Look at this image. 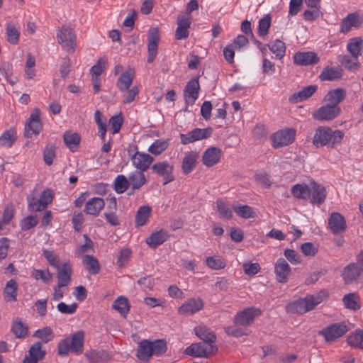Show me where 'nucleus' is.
Wrapping results in <instances>:
<instances>
[{
    "label": "nucleus",
    "instance_id": "1",
    "mask_svg": "<svg viewBox=\"0 0 363 363\" xmlns=\"http://www.w3.org/2000/svg\"><path fill=\"white\" fill-rule=\"evenodd\" d=\"M167 342L163 339L150 340L145 339L138 343L136 357L142 363H147L153 356H160L166 352Z\"/></svg>",
    "mask_w": 363,
    "mask_h": 363
},
{
    "label": "nucleus",
    "instance_id": "2",
    "mask_svg": "<svg viewBox=\"0 0 363 363\" xmlns=\"http://www.w3.org/2000/svg\"><path fill=\"white\" fill-rule=\"evenodd\" d=\"M344 133L339 130H333L330 128L321 126L316 129L313 143L316 147L328 146L334 147L341 143Z\"/></svg>",
    "mask_w": 363,
    "mask_h": 363
},
{
    "label": "nucleus",
    "instance_id": "3",
    "mask_svg": "<svg viewBox=\"0 0 363 363\" xmlns=\"http://www.w3.org/2000/svg\"><path fill=\"white\" fill-rule=\"evenodd\" d=\"M327 297V292L321 291L315 294L307 295L305 298L289 303L286 309L293 313L303 314L313 310Z\"/></svg>",
    "mask_w": 363,
    "mask_h": 363
},
{
    "label": "nucleus",
    "instance_id": "4",
    "mask_svg": "<svg viewBox=\"0 0 363 363\" xmlns=\"http://www.w3.org/2000/svg\"><path fill=\"white\" fill-rule=\"evenodd\" d=\"M84 333L82 330L77 331L72 336L60 341L57 346L58 354L67 356L69 352L79 354L84 350Z\"/></svg>",
    "mask_w": 363,
    "mask_h": 363
},
{
    "label": "nucleus",
    "instance_id": "5",
    "mask_svg": "<svg viewBox=\"0 0 363 363\" xmlns=\"http://www.w3.org/2000/svg\"><path fill=\"white\" fill-rule=\"evenodd\" d=\"M58 43L68 52H74L77 47V36L73 28L63 26L57 33Z\"/></svg>",
    "mask_w": 363,
    "mask_h": 363
},
{
    "label": "nucleus",
    "instance_id": "6",
    "mask_svg": "<svg viewBox=\"0 0 363 363\" xmlns=\"http://www.w3.org/2000/svg\"><path fill=\"white\" fill-rule=\"evenodd\" d=\"M218 348L216 345H206L203 342L193 343L184 350V354L194 357L207 358L213 354Z\"/></svg>",
    "mask_w": 363,
    "mask_h": 363
},
{
    "label": "nucleus",
    "instance_id": "7",
    "mask_svg": "<svg viewBox=\"0 0 363 363\" xmlns=\"http://www.w3.org/2000/svg\"><path fill=\"white\" fill-rule=\"evenodd\" d=\"M160 41V35L158 28L151 27L147 35V60L148 63H152L156 58L158 45Z\"/></svg>",
    "mask_w": 363,
    "mask_h": 363
},
{
    "label": "nucleus",
    "instance_id": "8",
    "mask_svg": "<svg viewBox=\"0 0 363 363\" xmlns=\"http://www.w3.org/2000/svg\"><path fill=\"white\" fill-rule=\"evenodd\" d=\"M213 133V128L208 127L206 128H195L185 134H180L181 143L183 145H187L194 142L207 139Z\"/></svg>",
    "mask_w": 363,
    "mask_h": 363
},
{
    "label": "nucleus",
    "instance_id": "9",
    "mask_svg": "<svg viewBox=\"0 0 363 363\" xmlns=\"http://www.w3.org/2000/svg\"><path fill=\"white\" fill-rule=\"evenodd\" d=\"M40 111L38 108H35L30 116L28 122L25 126L24 136L31 138L32 135H38L42 129V124L40 119Z\"/></svg>",
    "mask_w": 363,
    "mask_h": 363
},
{
    "label": "nucleus",
    "instance_id": "10",
    "mask_svg": "<svg viewBox=\"0 0 363 363\" xmlns=\"http://www.w3.org/2000/svg\"><path fill=\"white\" fill-rule=\"evenodd\" d=\"M340 113V106H333L325 103V105L322 106L313 113V117L318 121H331L337 117Z\"/></svg>",
    "mask_w": 363,
    "mask_h": 363
},
{
    "label": "nucleus",
    "instance_id": "11",
    "mask_svg": "<svg viewBox=\"0 0 363 363\" xmlns=\"http://www.w3.org/2000/svg\"><path fill=\"white\" fill-rule=\"evenodd\" d=\"M350 328L345 323L333 324L320 332L327 342H332L342 336Z\"/></svg>",
    "mask_w": 363,
    "mask_h": 363
},
{
    "label": "nucleus",
    "instance_id": "12",
    "mask_svg": "<svg viewBox=\"0 0 363 363\" xmlns=\"http://www.w3.org/2000/svg\"><path fill=\"white\" fill-rule=\"evenodd\" d=\"M151 169L154 173L162 177L163 185H166L174 180L173 166L167 161L155 163L152 166Z\"/></svg>",
    "mask_w": 363,
    "mask_h": 363
},
{
    "label": "nucleus",
    "instance_id": "13",
    "mask_svg": "<svg viewBox=\"0 0 363 363\" xmlns=\"http://www.w3.org/2000/svg\"><path fill=\"white\" fill-rule=\"evenodd\" d=\"M199 78V77H196V78L191 79L186 85L184 91V96L186 106L194 105L199 97V92L200 90Z\"/></svg>",
    "mask_w": 363,
    "mask_h": 363
},
{
    "label": "nucleus",
    "instance_id": "14",
    "mask_svg": "<svg viewBox=\"0 0 363 363\" xmlns=\"http://www.w3.org/2000/svg\"><path fill=\"white\" fill-rule=\"evenodd\" d=\"M295 131L293 129L281 130L272 136L273 146L276 148L288 145L294 140Z\"/></svg>",
    "mask_w": 363,
    "mask_h": 363
},
{
    "label": "nucleus",
    "instance_id": "15",
    "mask_svg": "<svg viewBox=\"0 0 363 363\" xmlns=\"http://www.w3.org/2000/svg\"><path fill=\"white\" fill-rule=\"evenodd\" d=\"M291 267L284 258H279L274 265L276 279L281 284L286 283L291 274Z\"/></svg>",
    "mask_w": 363,
    "mask_h": 363
},
{
    "label": "nucleus",
    "instance_id": "16",
    "mask_svg": "<svg viewBox=\"0 0 363 363\" xmlns=\"http://www.w3.org/2000/svg\"><path fill=\"white\" fill-rule=\"evenodd\" d=\"M328 227L335 235L345 232L347 223L344 216L337 212L332 213L328 218Z\"/></svg>",
    "mask_w": 363,
    "mask_h": 363
},
{
    "label": "nucleus",
    "instance_id": "17",
    "mask_svg": "<svg viewBox=\"0 0 363 363\" xmlns=\"http://www.w3.org/2000/svg\"><path fill=\"white\" fill-rule=\"evenodd\" d=\"M260 310L254 308H248L238 313L235 316V323L242 326L250 325L256 316L259 315Z\"/></svg>",
    "mask_w": 363,
    "mask_h": 363
},
{
    "label": "nucleus",
    "instance_id": "18",
    "mask_svg": "<svg viewBox=\"0 0 363 363\" xmlns=\"http://www.w3.org/2000/svg\"><path fill=\"white\" fill-rule=\"evenodd\" d=\"M222 155V151L219 147H211L207 148L202 155V162L207 167H211L218 164Z\"/></svg>",
    "mask_w": 363,
    "mask_h": 363
},
{
    "label": "nucleus",
    "instance_id": "19",
    "mask_svg": "<svg viewBox=\"0 0 363 363\" xmlns=\"http://www.w3.org/2000/svg\"><path fill=\"white\" fill-rule=\"evenodd\" d=\"M199 158V154L196 151H189L185 153L182 162V170L184 174H189L194 169Z\"/></svg>",
    "mask_w": 363,
    "mask_h": 363
},
{
    "label": "nucleus",
    "instance_id": "20",
    "mask_svg": "<svg viewBox=\"0 0 363 363\" xmlns=\"http://www.w3.org/2000/svg\"><path fill=\"white\" fill-rule=\"evenodd\" d=\"M203 307V303L201 299L191 298L179 308V313L181 315H189L201 311Z\"/></svg>",
    "mask_w": 363,
    "mask_h": 363
},
{
    "label": "nucleus",
    "instance_id": "21",
    "mask_svg": "<svg viewBox=\"0 0 363 363\" xmlns=\"http://www.w3.org/2000/svg\"><path fill=\"white\" fill-rule=\"evenodd\" d=\"M346 97V90L343 88H337L330 90L323 99V102L333 106H339V104Z\"/></svg>",
    "mask_w": 363,
    "mask_h": 363
},
{
    "label": "nucleus",
    "instance_id": "22",
    "mask_svg": "<svg viewBox=\"0 0 363 363\" xmlns=\"http://www.w3.org/2000/svg\"><path fill=\"white\" fill-rule=\"evenodd\" d=\"M293 59L294 64L301 66L314 65L319 62V57L313 52H297Z\"/></svg>",
    "mask_w": 363,
    "mask_h": 363
},
{
    "label": "nucleus",
    "instance_id": "23",
    "mask_svg": "<svg viewBox=\"0 0 363 363\" xmlns=\"http://www.w3.org/2000/svg\"><path fill=\"white\" fill-rule=\"evenodd\" d=\"M362 272L357 264L352 262L344 267L341 276L345 283L349 284L357 280Z\"/></svg>",
    "mask_w": 363,
    "mask_h": 363
},
{
    "label": "nucleus",
    "instance_id": "24",
    "mask_svg": "<svg viewBox=\"0 0 363 363\" xmlns=\"http://www.w3.org/2000/svg\"><path fill=\"white\" fill-rule=\"evenodd\" d=\"M317 89V85H310L305 86L300 91L295 92L291 96H290L289 101L294 104H297L305 101L313 95Z\"/></svg>",
    "mask_w": 363,
    "mask_h": 363
},
{
    "label": "nucleus",
    "instance_id": "25",
    "mask_svg": "<svg viewBox=\"0 0 363 363\" xmlns=\"http://www.w3.org/2000/svg\"><path fill=\"white\" fill-rule=\"evenodd\" d=\"M311 194V202L318 205L324 202L326 198V191L323 186L317 184L314 181L310 182Z\"/></svg>",
    "mask_w": 363,
    "mask_h": 363
},
{
    "label": "nucleus",
    "instance_id": "26",
    "mask_svg": "<svg viewBox=\"0 0 363 363\" xmlns=\"http://www.w3.org/2000/svg\"><path fill=\"white\" fill-rule=\"evenodd\" d=\"M134 77V69L129 68L120 75L116 82V86L122 92L128 91V89L130 87L131 84H133Z\"/></svg>",
    "mask_w": 363,
    "mask_h": 363
},
{
    "label": "nucleus",
    "instance_id": "27",
    "mask_svg": "<svg viewBox=\"0 0 363 363\" xmlns=\"http://www.w3.org/2000/svg\"><path fill=\"white\" fill-rule=\"evenodd\" d=\"M177 28L175 32V38L177 40L186 39L189 36V28L191 26V20L185 16H180L177 18Z\"/></svg>",
    "mask_w": 363,
    "mask_h": 363
},
{
    "label": "nucleus",
    "instance_id": "28",
    "mask_svg": "<svg viewBox=\"0 0 363 363\" xmlns=\"http://www.w3.org/2000/svg\"><path fill=\"white\" fill-rule=\"evenodd\" d=\"M194 331L196 336L203 341V343L206 345H215L216 335L209 328L204 325H199L194 328Z\"/></svg>",
    "mask_w": 363,
    "mask_h": 363
},
{
    "label": "nucleus",
    "instance_id": "29",
    "mask_svg": "<svg viewBox=\"0 0 363 363\" xmlns=\"http://www.w3.org/2000/svg\"><path fill=\"white\" fill-rule=\"evenodd\" d=\"M57 269V277L60 286H67L71 281L72 269L69 262L63 263Z\"/></svg>",
    "mask_w": 363,
    "mask_h": 363
},
{
    "label": "nucleus",
    "instance_id": "30",
    "mask_svg": "<svg viewBox=\"0 0 363 363\" xmlns=\"http://www.w3.org/2000/svg\"><path fill=\"white\" fill-rule=\"evenodd\" d=\"M84 356L90 363H104L111 359V355L106 350H91Z\"/></svg>",
    "mask_w": 363,
    "mask_h": 363
},
{
    "label": "nucleus",
    "instance_id": "31",
    "mask_svg": "<svg viewBox=\"0 0 363 363\" xmlns=\"http://www.w3.org/2000/svg\"><path fill=\"white\" fill-rule=\"evenodd\" d=\"M132 160L134 166L142 172L147 170L150 164L153 161L152 157L150 155L140 153L139 152H137L133 155Z\"/></svg>",
    "mask_w": 363,
    "mask_h": 363
},
{
    "label": "nucleus",
    "instance_id": "32",
    "mask_svg": "<svg viewBox=\"0 0 363 363\" xmlns=\"http://www.w3.org/2000/svg\"><path fill=\"white\" fill-rule=\"evenodd\" d=\"M169 238L168 232L161 229L152 233L146 239V243L152 248H156L158 245L164 242Z\"/></svg>",
    "mask_w": 363,
    "mask_h": 363
},
{
    "label": "nucleus",
    "instance_id": "33",
    "mask_svg": "<svg viewBox=\"0 0 363 363\" xmlns=\"http://www.w3.org/2000/svg\"><path fill=\"white\" fill-rule=\"evenodd\" d=\"M104 206L105 203L103 199L94 197L86 203L84 212L86 214L98 216Z\"/></svg>",
    "mask_w": 363,
    "mask_h": 363
},
{
    "label": "nucleus",
    "instance_id": "34",
    "mask_svg": "<svg viewBox=\"0 0 363 363\" xmlns=\"http://www.w3.org/2000/svg\"><path fill=\"white\" fill-rule=\"evenodd\" d=\"M342 70L335 67H325L320 74L319 78L321 81H333L341 79Z\"/></svg>",
    "mask_w": 363,
    "mask_h": 363
},
{
    "label": "nucleus",
    "instance_id": "35",
    "mask_svg": "<svg viewBox=\"0 0 363 363\" xmlns=\"http://www.w3.org/2000/svg\"><path fill=\"white\" fill-rule=\"evenodd\" d=\"M291 194L298 199L308 200L311 198V185L308 186L306 184H295L291 188Z\"/></svg>",
    "mask_w": 363,
    "mask_h": 363
},
{
    "label": "nucleus",
    "instance_id": "36",
    "mask_svg": "<svg viewBox=\"0 0 363 363\" xmlns=\"http://www.w3.org/2000/svg\"><path fill=\"white\" fill-rule=\"evenodd\" d=\"M128 180L132 190L139 189L147 182L146 177L142 171H135L130 174Z\"/></svg>",
    "mask_w": 363,
    "mask_h": 363
},
{
    "label": "nucleus",
    "instance_id": "37",
    "mask_svg": "<svg viewBox=\"0 0 363 363\" xmlns=\"http://www.w3.org/2000/svg\"><path fill=\"white\" fill-rule=\"evenodd\" d=\"M347 50L352 57L356 60L362 55L363 40L361 38H352L347 45Z\"/></svg>",
    "mask_w": 363,
    "mask_h": 363
},
{
    "label": "nucleus",
    "instance_id": "38",
    "mask_svg": "<svg viewBox=\"0 0 363 363\" xmlns=\"http://www.w3.org/2000/svg\"><path fill=\"white\" fill-rule=\"evenodd\" d=\"M130 308L128 300L124 296L118 297L112 305V308L117 311L123 318L127 316Z\"/></svg>",
    "mask_w": 363,
    "mask_h": 363
},
{
    "label": "nucleus",
    "instance_id": "39",
    "mask_svg": "<svg viewBox=\"0 0 363 363\" xmlns=\"http://www.w3.org/2000/svg\"><path fill=\"white\" fill-rule=\"evenodd\" d=\"M82 263L86 269L92 274H96L100 271V264L97 259L92 255H85L83 258Z\"/></svg>",
    "mask_w": 363,
    "mask_h": 363
},
{
    "label": "nucleus",
    "instance_id": "40",
    "mask_svg": "<svg viewBox=\"0 0 363 363\" xmlns=\"http://www.w3.org/2000/svg\"><path fill=\"white\" fill-rule=\"evenodd\" d=\"M151 208L148 206H143L139 208L135 216V224L140 227L144 225L150 216Z\"/></svg>",
    "mask_w": 363,
    "mask_h": 363
},
{
    "label": "nucleus",
    "instance_id": "41",
    "mask_svg": "<svg viewBox=\"0 0 363 363\" xmlns=\"http://www.w3.org/2000/svg\"><path fill=\"white\" fill-rule=\"evenodd\" d=\"M267 46L269 49L276 55L279 59H281L285 55L286 46L285 43L279 40L270 41Z\"/></svg>",
    "mask_w": 363,
    "mask_h": 363
},
{
    "label": "nucleus",
    "instance_id": "42",
    "mask_svg": "<svg viewBox=\"0 0 363 363\" xmlns=\"http://www.w3.org/2000/svg\"><path fill=\"white\" fill-rule=\"evenodd\" d=\"M16 140V132L11 128L6 130L0 137V146L11 147Z\"/></svg>",
    "mask_w": 363,
    "mask_h": 363
},
{
    "label": "nucleus",
    "instance_id": "43",
    "mask_svg": "<svg viewBox=\"0 0 363 363\" xmlns=\"http://www.w3.org/2000/svg\"><path fill=\"white\" fill-rule=\"evenodd\" d=\"M46 354V351L43 348L41 342H35L29 349L26 356L38 360H43Z\"/></svg>",
    "mask_w": 363,
    "mask_h": 363
},
{
    "label": "nucleus",
    "instance_id": "44",
    "mask_svg": "<svg viewBox=\"0 0 363 363\" xmlns=\"http://www.w3.org/2000/svg\"><path fill=\"white\" fill-rule=\"evenodd\" d=\"M63 139L67 147L72 152L77 148L80 142V136L76 133H71L66 132L63 135Z\"/></svg>",
    "mask_w": 363,
    "mask_h": 363
},
{
    "label": "nucleus",
    "instance_id": "45",
    "mask_svg": "<svg viewBox=\"0 0 363 363\" xmlns=\"http://www.w3.org/2000/svg\"><path fill=\"white\" fill-rule=\"evenodd\" d=\"M11 331L13 333L14 335L18 338H24L28 334V326L24 325L23 323L17 319L13 321Z\"/></svg>",
    "mask_w": 363,
    "mask_h": 363
},
{
    "label": "nucleus",
    "instance_id": "46",
    "mask_svg": "<svg viewBox=\"0 0 363 363\" xmlns=\"http://www.w3.org/2000/svg\"><path fill=\"white\" fill-rule=\"evenodd\" d=\"M234 211L242 218H252L255 217V212L251 206L247 205H233Z\"/></svg>",
    "mask_w": 363,
    "mask_h": 363
},
{
    "label": "nucleus",
    "instance_id": "47",
    "mask_svg": "<svg viewBox=\"0 0 363 363\" xmlns=\"http://www.w3.org/2000/svg\"><path fill=\"white\" fill-rule=\"evenodd\" d=\"M7 40L13 45H16L19 40L20 33L16 28V26L9 22L6 25Z\"/></svg>",
    "mask_w": 363,
    "mask_h": 363
},
{
    "label": "nucleus",
    "instance_id": "48",
    "mask_svg": "<svg viewBox=\"0 0 363 363\" xmlns=\"http://www.w3.org/2000/svg\"><path fill=\"white\" fill-rule=\"evenodd\" d=\"M28 210L30 212L42 211L46 208L45 205L39 199H37L34 194L27 196Z\"/></svg>",
    "mask_w": 363,
    "mask_h": 363
},
{
    "label": "nucleus",
    "instance_id": "49",
    "mask_svg": "<svg viewBox=\"0 0 363 363\" xmlns=\"http://www.w3.org/2000/svg\"><path fill=\"white\" fill-rule=\"evenodd\" d=\"M18 284L14 279H11L6 283L4 289V293L6 295V299L9 301H15L17 296Z\"/></svg>",
    "mask_w": 363,
    "mask_h": 363
},
{
    "label": "nucleus",
    "instance_id": "50",
    "mask_svg": "<svg viewBox=\"0 0 363 363\" xmlns=\"http://www.w3.org/2000/svg\"><path fill=\"white\" fill-rule=\"evenodd\" d=\"M130 186L128 179L123 174L116 177L114 181V190L118 194L124 193Z\"/></svg>",
    "mask_w": 363,
    "mask_h": 363
},
{
    "label": "nucleus",
    "instance_id": "51",
    "mask_svg": "<svg viewBox=\"0 0 363 363\" xmlns=\"http://www.w3.org/2000/svg\"><path fill=\"white\" fill-rule=\"evenodd\" d=\"M347 342L352 347L363 349V330H357L355 333L349 335Z\"/></svg>",
    "mask_w": 363,
    "mask_h": 363
},
{
    "label": "nucleus",
    "instance_id": "52",
    "mask_svg": "<svg viewBox=\"0 0 363 363\" xmlns=\"http://www.w3.org/2000/svg\"><path fill=\"white\" fill-rule=\"evenodd\" d=\"M340 62L342 66L350 71L357 70L359 67V63L357 59L354 60L352 56L343 55L340 57Z\"/></svg>",
    "mask_w": 363,
    "mask_h": 363
},
{
    "label": "nucleus",
    "instance_id": "53",
    "mask_svg": "<svg viewBox=\"0 0 363 363\" xmlns=\"http://www.w3.org/2000/svg\"><path fill=\"white\" fill-rule=\"evenodd\" d=\"M207 266L214 270L222 269L225 267L224 259L218 256L208 257L206 260Z\"/></svg>",
    "mask_w": 363,
    "mask_h": 363
},
{
    "label": "nucleus",
    "instance_id": "54",
    "mask_svg": "<svg viewBox=\"0 0 363 363\" xmlns=\"http://www.w3.org/2000/svg\"><path fill=\"white\" fill-rule=\"evenodd\" d=\"M217 210L221 218L231 219L233 218V212L229 205L221 200L216 201Z\"/></svg>",
    "mask_w": 363,
    "mask_h": 363
},
{
    "label": "nucleus",
    "instance_id": "55",
    "mask_svg": "<svg viewBox=\"0 0 363 363\" xmlns=\"http://www.w3.org/2000/svg\"><path fill=\"white\" fill-rule=\"evenodd\" d=\"M271 26V17L269 15H265L259 21L258 34L259 36H266L269 33Z\"/></svg>",
    "mask_w": 363,
    "mask_h": 363
},
{
    "label": "nucleus",
    "instance_id": "56",
    "mask_svg": "<svg viewBox=\"0 0 363 363\" xmlns=\"http://www.w3.org/2000/svg\"><path fill=\"white\" fill-rule=\"evenodd\" d=\"M168 142L166 140H156L149 147L148 150L155 155L161 154L168 147Z\"/></svg>",
    "mask_w": 363,
    "mask_h": 363
},
{
    "label": "nucleus",
    "instance_id": "57",
    "mask_svg": "<svg viewBox=\"0 0 363 363\" xmlns=\"http://www.w3.org/2000/svg\"><path fill=\"white\" fill-rule=\"evenodd\" d=\"M94 118H95V121H96V124L98 125L99 133L100 134V136H101V139L103 140H104L106 133V119H104L102 118V115L99 110L95 111Z\"/></svg>",
    "mask_w": 363,
    "mask_h": 363
},
{
    "label": "nucleus",
    "instance_id": "58",
    "mask_svg": "<svg viewBox=\"0 0 363 363\" xmlns=\"http://www.w3.org/2000/svg\"><path fill=\"white\" fill-rule=\"evenodd\" d=\"M34 336L41 339L44 343H48L53 337L52 331L49 327H45L43 329L38 330L35 331Z\"/></svg>",
    "mask_w": 363,
    "mask_h": 363
},
{
    "label": "nucleus",
    "instance_id": "59",
    "mask_svg": "<svg viewBox=\"0 0 363 363\" xmlns=\"http://www.w3.org/2000/svg\"><path fill=\"white\" fill-rule=\"evenodd\" d=\"M357 296L355 294L351 293L345 295L343 297V302L345 305L346 308L352 309V310H357L359 308L360 306L357 301Z\"/></svg>",
    "mask_w": 363,
    "mask_h": 363
},
{
    "label": "nucleus",
    "instance_id": "60",
    "mask_svg": "<svg viewBox=\"0 0 363 363\" xmlns=\"http://www.w3.org/2000/svg\"><path fill=\"white\" fill-rule=\"evenodd\" d=\"M55 157V147L53 145H48L43 151V160L45 163L50 166L52 164Z\"/></svg>",
    "mask_w": 363,
    "mask_h": 363
},
{
    "label": "nucleus",
    "instance_id": "61",
    "mask_svg": "<svg viewBox=\"0 0 363 363\" xmlns=\"http://www.w3.org/2000/svg\"><path fill=\"white\" fill-rule=\"evenodd\" d=\"M38 223L37 216H28L21 221V228L22 230H28L35 227Z\"/></svg>",
    "mask_w": 363,
    "mask_h": 363
},
{
    "label": "nucleus",
    "instance_id": "62",
    "mask_svg": "<svg viewBox=\"0 0 363 363\" xmlns=\"http://www.w3.org/2000/svg\"><path fill=\"white\" fill-rule=\"evenodd\" d=\"M33 276L35 279H42L43 281L45 284H49L52 279V274L49 272V270H41V269H34L33 272Z\"/></svg>",
    "mask_w": 363,
    "mask_h": 363
},
{
    "label": "nucleus",
    "instance_id": "63",
    "mask_svg": "<svg viewBox=\"0 0 363 363\" xmlns=\"http://www.w3.org/2000/svg\"><path fill=\"white\" fill-rule=\"evenodd\" d=\"M244 272L246 275L252 277L260 271V266L257 262L251 263L246 262L242 264Z\"/></svg>",
    "mask_w": 363,
    "mask_h": 363
},
{
    "label": "nucleus",
    "instance_id": "64",
    "mask_svg": "<svg viewBox=\"0 0 363 363\" xmlns=\"http://www.w3.org/2000/svg\"><path fill=\"white\" fill-rule=\"evenodd\" d=\"M43 255L52 267H55V269H57L60 267V258L52 251L45 250L43 251Z\"/></svg>",
    "mask_w": 363,
    "mask_h": 363
}]
</instances>
